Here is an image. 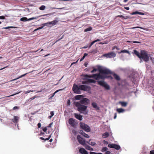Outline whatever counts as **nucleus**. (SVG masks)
Returning a JSON list of instances; mask_svg holds the SVG:
<instances>
[{
	"label": "nucleus",
	"mask_w": 154,
	"mask_h": 154,
	"mask_svg": "<svg viewBox=\"0 0 154 154\" xmlns=\"http://www.w3.org/2000/svg\"><path fill=\"white\" fill-rule=\"evenodd\" d=\"M87 82L88 83H95L96 82V81L93 79H87Z\"/></svg>",
	"instance_id": "412c9836"
},
{
	"label": "nucleus",
	"mask_w": 154,
	"mask_h": 154,
	"mask_svg": "<svg viewBox=\"0 0 154 154\" xmlns=\"http://www.w3.org/2000/svg\"><path fill=\"white\" fill-rule=\"evenodd\" d=\"M45 8V5H42L39 7V9L41 10H44Z\"/></svg>",
	"instance_id": "2f4dec72"
},
{
	"label": "nucleus",
	"mask_w": 154,
	"mask_h": 154,
	"mask_svg": "<svg viewBox=\"0 0 154 154\" xmlns=\"http://www.w3.org/2000/svg\"><path fill=\"white\" fill-rule=\"evenodd\" d=\"M93 78L97 80L98 79V74H93Z\"/></svg>",
	"instance_id": "bb28decb"
},
{
	"label": "nucleus",
	"mask_w": 154,
	"mask_h": 154,
	"mask_svg": "<svg viewBox=\"0 0 154 154\" xmlns=\"http://www.w3.org/2000/svg\"><path fill=\"white\" fill-rule=\"evenodd\" d=\"M150 154H154V150L150 151Z\"/></svg>",
	"instance_id": "603ef678"
},
{
	"label": "nucleus",
	"mask_w": 154,
	"mask_h": 154,
	"mask_svg": "<svg viewBox=\"0 0 154 154\" xmlns=\"http://www.w3.org/2000/svg\"><path fill=\"white\" fill-rule=\"evenodd\" d=\"M55 93H54L52 95H51V97H50V98H52L53 97H54V96L55 94Z\"/></svg>",
	"instance_id": "bf43d9fd"
},
{
	"label": "nucleus",
	"mask_w": 154,
	"mask_h": 154,
	"mask_svg": "<svg viewBox=\"0 0 154 154\" xmlns=\"http://www.w3.org/2000/svg\"><path fill=\"white\" fill-rule=\"evenodd\" d=\"M19 109V107L18 106H14L13 107V110H15L16 109Z\"/></svg>",
	"instance_id": "49530a36"
},
{
	"label": "nucleus",
	"mask_w": 154,
	"mask_h": 154,
	"mask_svg": "<svg viewBox=\"0 0 154 154\" xmlns=\"http://www.w3.org/2000/svg\"><path fill=\"white\" fill-rule=\"evenodd\" d=\"M87 65H88V63H85L84 64V65H85V66L86 67L87 66Z\"/></svg>",
	"instance_id": "774afa93"
},
{
	"label": "nucleus",
	"mask_w": 154,
	"mask_h": 154,
	"mask_svg": "<svg viewBox=\"0 0 154 154\" xmlns=\"http://www.w3.org/2000/svg\"><path fill=\"white\" fill-rule=\"evenodd\" d=\"M85 77H88V78H93V75H85Z\"/></svg>",
	"instance_id": "4c0bfd02"
},
{
	"label": "nucleus",
	"mask_w": 154,
	"mask_h": 154,
	"mask_svg": "<svg viewBox=\"0 0 154 154\" xmlns=\"http://www.w3.org/2000/svg\"><path fill=\"white\" fill-rule=\"evenodd\" d=\"M88 55V54L86 53H85L84 54V55H83V56L85 57L87 56V55Z\"/></svg>",
	"instance_id": "69168bd1"
},
{
	"label": "nucleus",
	"mask_w": 154,
	"mask_h": 154,
	"mask_svg": "<svg viewBox=\"0 0 154 154\" xmlns=\"http://www.w3.org/2000/svg\"><path fill=\"white\" fill-rule=\"evenodd\" d=\"M20 117L18 116H14L13 119H11L12 122L15 124H17L19 121Z\"/></svg>",
	"instance_id": "9b49d317"
},
{
	"label": "nucleus",
	"mask_w": 154,
	"mask_h": 154,
	"mask_svg": "<svg viewBox=\"0 0 154 154\" xmlns=\"http://www.w3.org/2000/svg\"><path fill=\"white\" fill-rule=\"evenodd\" d=\"M116 55V53L112 52L104 54L103 56L106 58H112L115 57Z\"/></svg>",
	"instance_id": "0eeeda50"
},
{
	"label": "nucleus",
	"mask_w": 154,
	"mask_h": 154,
	"mask_svg": "<svg viewBox=\"0 0 154 154\" xmlns=\"http://www.w3.org/2000/svg\"><path fill=\"white\" fill-rule=\"evenodd\" d=\"M94 43H94V41H93L90 44V45H89V48H90V47H91V46L93 45Z\"/></svg>",
	"instance_id": "37998d69"
},
{
	"label": "nucleus",
	"mask_w": 154,
	"mask_h": 154,
	"mask_svg": "<svg viewBox=\"0 0 154 154\" xmlns=\"http://www.w3.org/2000/svg\"><path fill=\"white\" fill-rule=\"evenodd\" d=\"M75 122V120L72 118H70L69 120V123L70 125H74Z\"/></svg>",
	"instance_id": "a211bd4d"
},
{
	"label": "nucleus",
	"mask_w": 154,
	"mask_h": 154,
	"mask_svg": "<svg viewBox=\"0 0 154 154\" xmlns=\"http://www.w3.org/2000/svg\"><path fill=\"white\" fill-rule=\"evenodd\" d=\"M79 152L82 154H88L87 151L83 148H80Z\"/></svg>",
	"instance_id": "dca6fc26"
},
{
	"label": "nucleus",
	"mask_w": 154,
	"mask_h": 154,
	"mask_svg": "<svg viewBox=\"0 0 154 154\" xmlns=\"http://www.w3.org/2000/svg\"><path fill=\"white\" fill-rule=\"evenodd\" d=\"M62 89H60V90H57L54 93L56 94V93L58 92V91H60V90H62Z\"/></svg>",
	"instance_id": "052dcab7"
},
{
	"label": "nucleus",
	"mask_w": 154,
	"mask_h": 154,
	"mask_svg": "<svg viewBox=\"0 0 154 154\" xmlns=\"http://www.w3.org/2000/svg\"><path fill=\"white\" fill-rule=\"evenodd\" d=\"M51 137V135H50V136H49V137L47 138H46V139H45V140H48Z\"/></svg>",
	"instance_id": "864d4df0"
},
{
	"label": "nucleus",
	"mask_w": 154,
	"mask_h": 154,
	"mask_svg": "<svg viewBox=\"0 0 154 154\" xmlns=\"http://www.w3.org/2000/svg\"><path fill=\"white\" fill-rule=\"evenodd\" d=\"M43 27H44V26H41V27H38V28L37 29H38V30H39V29H42V28H43Z\"/></svg>",
	"instance_id": "4d7b16f0"
},
{
	"label": "nucleus",
	"mask_w": 154,
	"mask_h": 154,
	"mask_svg": "<svg viewBox=\"0 0 154 154\" xmlns=\"http://www.w3.org/2000/svg\"><path fill=\"white\" fill-rule=\"evenodd\" d=\"M27 18L26 17H23L20 19V20L21 21H27Z\"/></svg>",
	"instance_id": "7c9ffc66"
},
{
	"label": "nucleus",
	"mask_w": 154,
	"mask_h": 154,
	"mask_svg": "<svg viewBox=\"0 0 154 154\" xmlns=\"http://www.w3.org/2000/svg\"><path fill=\"white\" fill-rule=\"evenodd\" d=\"M70 100H68L67 101V105H70Z\"/></svg>",
	"instance_id": "09e8293b"
},
{
	"label": "nucleus",
	"mask_w": 154,
	"mask_h": 154,
	"mask_svg": "<svg viewBox=\"0 0 154 154\" xmlns=\"http://www.w3.org/2000/svg\"><path fill=\"white\" fill-rule=\"evenodd\" d=\"M87 143L90 145H91L92 146H94L96 144V143H95L94 142H90V141H89V142H87Z\"/></svg>",
	"instance_id": "c85d7f7f"
},
{
	"label": "nucleus",
	"mask_w": 154,
	"mask_h": 154,
	"mask_svg": "<svg viewBox=\"0 0 154 154\" xmlns=\"http://www.w3.org/2000/svg\"><path fill=\"white\" fill-rule=\"evenodd\" d=\"M79 102L80 103V104H81L87 106L89 103L90 100L88 98H83Z\"/></svg>",
	"instance_id": "423d86ee"
},
{
	"label": "nucleus",
	"mask_w": 154,
	"mask_h": 154,
	"mask_svg": "<svg viewBox=\"0 0 154 154\" xmlns=\"http://www.w3.org/2000/svg\"><path fill=\"white\" fill-rule=\"evenodd\" d=\"M88 83L87 82V81H82V84H86V83Z\"/></svg>",
	"instance_id": "6e6d98bb"
},
{
	"label": "nucleus",
	"mask_w": 154,
	"mask_h": 154,
	"mask_svg": "<svg viewBox=\"0 0 154 154\" xmlns=\"http://www.w3.org/2000/svg\"><path fill=\"white\" fill-rule=\"evenodd\" d=\"M63 35L62 36V37L61 38H60L58 39V40H57L56 42H55V43L56 42H57L58 41H59L60 40H61V39H62L63 37Z\"/></svg>",
	"instance_id": "3c124183"
},
{
	"label": "nucleus",
	"mask_w": 154,
	"mask_h": 154,
	"mask_svg": "<svg viewBox=\"0 0 154 154\" xmlns=\"http://www.w3.org/2000/svg\"><path fill=\"white\" fill-rule=\"evenodd\" d=\"M117 116H116V113H115V116H114V119H115L116 117Z\"/></svg>",
	"instance_id": "338daca9"
},
{
	"label": "nucleus",
	"mask_w": 154,
	"mask_h": 154,
	"mask_svg": "<svg viewBox=\"0 0 154 154\" xmlns=\"http://www.w3.org/2000/svg\"><path fill=\"white\" fill-rule=\"evenodd\" d=\"M109 133L108 132H106L104 133H103L102 134V137L103 138H105L106 137H109Z\"/></svg>",
	"instance_id": "aec40b11"
},
{
	"label": "nucleus",
	"mask_w": 154,
	"mask_h": 154,
	"mask_svg": "<svg viewBox=\"0 0 154 154\" xmlns=\"http://www.w3.org/2000/svg\"><path fill=\"white\" fill-rule=\"evenodd\" d=\"M72 90L76 94H80L81 93L79 85L78 86L77 85L74 84L72 87Z\"/></svg>",
	"instance_id": "39448f33"
},
{
	"label": "nucleus",
	"mask_w": 154,
	"mask_h": 154,
	"mask_svg": "<svg viewBox=\"0 0 154 154\" xmlns=\"http://www.w3.org/2000/svg\"><path fill=\"white\" fill-rule=\"evenodd\" d=\"M80 126L81 128L87 132L90 131L91 129L89 126Z\"/></svg>",
	"instance_id": "f8f14e48"
},
{
	"label": "nucleus",
	"mask_w": 154,
	"mask_h": 154,
	"mask_svg": "<svg viewBox=\"0 0 154 154\" xmlns=\"http://www.w3.org/2000/svg\"><path fill=\"white\" fill-rule=\"evenodd\" d=\"M97 69H94L92 71H91V73H93L94 72L96 71Z\"/></svg>",
	"instance_id": "de8ad7c7"
},
{
	"label": "nucleus",
	"mask_w": 154,
	"mask_h": 154,
	"mask_svg": "<svg viewBox=\"0 0 154 154\" xmlns=\"http://www.w3.org/2000/svg\"><path fill=\"white\" fill-rule=\"evenodd\" d=\"M85 57L83 56L82 57V58H81V59H80V61H82L84 59V58H85Z\"/></svg>",
	"instance_id": "5fc2aeb1"
},
{
	"label": "nucleus",
	"mask_w": 154,
	"mask_h": 154,
	"mask_svg": "<svg viewBox=\"0 0 154 154\" xmlns=\"http://www.w3.org/2000/svg\"><path fill=\"white\" fill-rule=\"evenodd\" d=\"M50 114L51 116H49V117L51 118L54 115V112L53 111H51L50 112Z\"/></svg>",
	"instance_id": "79ce46f5"
},
{
	"label": "nucleus",
	"mask_w": 154,
	"mask_h": 154,
	"mask_svg": "<svg viewBox=\"0 0 154 154\" xmlns=\"http://www.w3.org/2000/svg\"><path fill=\"white\" fill-rule=\"evenodd\" d=\"M139 14L141 15H144V14L143 13L136 11H135V14Z\"/></svg>",
	"instance_id": "72a5a7b5"
},
{
	"label": "nucleus",
	"mask_w": 154,
	"mask_h": 154,
	"mask_svg": "<svg viewBox=\"0 0 154 154\" xmlns=\"http://www.w3.org/2000/svg\"><path fill=\"white\" fill-rule=\"evenodd\" d=\"M74 116L78 120L81 121L82 120V116L77 113H74Z\"/></svg>",
	"instance_id": "4468645a"
},
{
	"label": "nucleus",
	"mask_w": 154,
	"mask_h": 154,
	"mask_svg": "<svg viewBox=\"0 0 154 154\" xmlns=\"http://www.w3.org/2000/svg\"><path fill=\"white\" fill-rule=\"evenodd\" d=\"M113 76L115 79L119 81L120 80V78L115 73H114L113 74Z\"/></svg>",
	"instance_id": "5701e85b"
},
{
	"label": "nucleus",
	"mask_w": 154,
	"mask_h": 154,
	"mask_svg": "<svg viewBox=\"0 0 154 154\" xmlns=\"http://www.w3.org/2000/svg\"><path fill=\"white\" fill-rule=\"evenodd\" d=\"M91 105L94 108L96 109H99V108L97 106V104L95 102L92 103H91Z\"/></svg>",
	"instance_id": "f3484780"
},
{
	"label": "nucleus",
	"mask_w": 154,
	"mask_h": 154,
	"mask_svg": "<svg viewBox=\"0 0 154 154\" xmlns=\"http://www.w3.org/2000/svg\"><path fill=\"white\" fill-rule=\"evenodd\" d=\"M119 103L122 106L126 107L128 104V103L127 102L119 101Z\"/></svg>",
	"instance_id": "6ab92c4d"
},
{
	"label": "nucleus",
	"mask_w": 154,
	"mask_h": 154,
	"mask_svg": "<svg viewBox=\"0 0 154 154\" xmlns=\"http://www.w3.org/2000/svg\"><path fill=\"white\" fill-rule=\"evenodd\" d=\"M110 152L109 151H106L105 154H110Z\"/></svg>",
	"instance_id": "8fccbe9b"
},
{
	"label": "nucleus",
	"mask_w": 154,
	"mask_h": 154,
	"mask_svg": "<svg viewBox=\"0 0 154 154\" xmlns=\"http://www.w3.org/2000/svg\"><path fill=\"white\" fill-rule=\"evenodd\" d=\"M80 103L79 102H76L75 103V106L77 107V110L81 113H82L85 115L87 114L88 112L87 109L88 106Z\"/></svg>",
	"instance_id": "f257e3e1"
},
{
	"label": "nucleus",
	"mask_w": 154,
	"mask_h": 154,
	"mask_svg": "<svg viewBox=\"0 0 154 154\" xmlns=\"http://www.w3.org/2000/svg\"><path fill=\"white\" fill-rule=\"evenodd\" d=\"M90 154H96V152H90Z\"/></svg>",
	"instance_id": "0e129e2a"
},
{
	"label": "nucleus",
	"mask_w": 154,
	"mask_h": 154,
	"mask_svg": "<svg viewBox=\"0 0 154 154\" xmlns=\"http://www.w3.org/2000/svg\"><path fill=\"white\" fill-rule=\"evenodd\" d=\"M5 17L4 16H0V19H5Z\"/></svg>",
	"instance_id": "a18cd8bd"
},
{
	"label": "nucleus",
	"mask_w": 154,
	"mask_h": 154,
	"mask_svg": "<svg viewBox=\"0 0 154 154\" xmlns=\"http://www.w3.org/2000/svg\"><path fill=\"white\" fill-rule=\"evenodd\" d=\"M107 149V148L106 147H103L102 148L101 151L102 152H104L106 151Z\"/></svg>",
	"instance_id": "c9c22d12"
},
{
	"label": "nucleus",
	"mask_w": 154,
	"mask_h": 154,
	"mask_svg": "<svg viewBox=\"0 0 154 154\" xmlns=\"http://www.w3.org/2000/svg\"><path fill=\"white\" fill-rule=\"evenodd\" d=\"M100 73L104 74H112V72L111 71L108 69H98Z\"/></svg>",
	"instance_id": "7ed1b4c3"
},
{
	"label": "nucleus",
	"mask_w": 154,
	"mask_h": 154,
	"mask_svg": "<svg viewBox=\"0 0 154 154\" xmlns=\"http://www.w3.org/2000/svg\"><path fill=\"white\" fill-rule=\"evenodd\" d=\"M100 41V40L99 39H97L95 41H94V43L96 42H99V41Z\"/></svg>",
	"instance_id": "13d9d810"
},
{
	"label": "nucleus",
	"mask_w": 154,
	"mask_h": 154,
	"mask_svg": "<svg viewBox=\"0 0 154 154\" xmlns=\"http://www.w3.org/2000/svg\"><path fill=\"white\" fill-rule=\"evenodd\" d=\"M135 55L137 56L140 59H142L145 62L149 60V57L147 53L145 51H141L140 54L135 50Z\"/></svg>",
	"instance_id": "f03ea898"
},
{
	"label": "nucleus",
	"mask_w": 154,
	"mask_h": 154,
	"mask_svg": "<svg viewBox=\"0 0 154 154\" xmlns=\"http://www.w3.org/2000/svg\"><path fill=\"white\" fill-rule=\"evenodd\" d=\"M85 148L86 149L89 150H93V149L89 145H86L85 146Z\"/></svg>",
	"instance_id": "393cba45"
},
{
	"label": "nucleus",
	"mask_w": 154,
	"mask_h": 154,
	"mask_svg": "<svg viewBox=\"0 0 154 154\" xmlns=\"http://www.w3.org/2000/svg\"><path fill=\"white\" fill-rule=\"evenodd\" d=\"M117 112L119 113L123 112L125 111V110L122 108L117 109L116 110Z\"/></svg>",
	"instance_id": "b1692460"
},
{
	"label": "nucleus",
	"mask_w": 154,
	"mask_h": 154,
	"mask_svg": "<svg viewBox=\"0 0 154 154\" xmlns=\"http://www.w3.org/2000/svg\"><path fill=\"white\" fill-rule=\"evenodd\" d=\"M42 130L45 132H46L47 130V128L46 127H45L42 129Z\"/></svg>",
	"instance_id": "c03bdc74"
},
{
	"label": "nucleus",
	"mask_w": 154,
	"mask_h": 154,
	"mask_svg": "<svg viewBox=\"0 0 154 154\" xmlns=\"http://www.w3.org/2000/svg\"><path fill=\"white\" fill-rule=\"evenodd\" d=\"M16 27L14 26H8L6 27H4L3 28L5 29H8L9 28H15Z\"/></svg>",
	"instance_id": "e433bc0d"
},
{
	"label": "nucleus",
	"mask_w": 154,
	"mask_h": 154,
	"mask_svg": "<svg viewBox=\"0 0 154 154\" xmlns=\"http://www.w3.org/2000/svg\"><path fill=\"white\" fill-rule=\"evenodd\" d=\"M92 30V28L91 27H89L88 28L84 30V31L85 32H86L89 31H90Z\"/></svg>",
	"instance_id": "c756f323"
},
{
	"label": "nucleus",
	"mask_w": 154,
	"mask_h": 154,
	"mask_svg": "<svg viewBox=\"0 0 154 154\" xmlns=\"http://www.w3.org/2000/svg\"><path fill=\"white\" fill-rule=\"evenodd\" d=\"M80 90L84 91H89L91 90V87L89 86L85 85H79Z\"/></svg>",
	"instance_id": "6e6552de"
},
{
	"label": "nucleus",
	"mask_w": 154,
	"mask_h": 154,
	"mask_svg": "<svg viewBox=\"0 0 154 154\" xmlns=\"http://www.w3.org/2000/svg\"><path fill=\"white\" fill-rule=\"evenodd\" d=\"M97 49H94L90 50L89 52V53L95 54L97 53Z\"/></svg>",
	"instance_id": "cd10ccee"
},
{
	"label": "nucleus",
	"mask_w": 154,
	"mask_h": 154,
	"mask_svg": "<svg viewBox=\"0 0 154 154\" xmlns=\"http://www.w3.org/2000/svg\"><path fill=\"white\" fill-rule=\"evenodd\" d=\"M77 138L79 143L80 144L83 145L85 144V141L83 138H82L80 136L78 135L77 136Z\"/></svg>",
	"instance_id": "9d476101"
},
{
	"label": "nucleus",
	"mask_w": 154,
	"mask_h": 154,
	"mask_svg": "<svg viewBox=\"0 0 154 154\" xmlns=\"http://www.w3.org/2000/svg\"><path fill=\"white\" fill-rule=\"evenodd\" d=\"M121 53H129V51L127 50H123L121 51Z\"/></svg>",
	"instance_id": "58836bf2"
},
{
	"label": "nucleus",
	"mask_w": 154,
	"mask_h": 154,
	"mask_svg": "<svg viewBox=\"0 0 154 154\" xmlns=\"http://www.w3.org/2000/svg\"><path fill=\"white\" fill-rule=\"evenodd\" d=\"M125 9L127 10H128L129 9V8L128 7H125L124 8Z\"/></svg>",
	"instance_id": "680f3d73"
},
{
	"label": "nucleus",
	"mask_w": 154,
	"mask_h": 154,
	"mask_svg": "<svg viewBox=\"0 0 154 154\" xmlns=\"http://www.w3.org/2000/svg\"><path fill=\"white\" fill-rule=\"evenodd\" d=\"M110 78L111 79H112V78L111 76L110 75L109 76H107L106 75H102L100 74V73L98 74V79H104L106 78Z\"/></svg>",
	"instance_id": "ddd939ff"
},
{
	"label": "nucleus",
	"mask_w": 154,
	"mask_h": 154,
	"mask_svg": "<svg viewBox=\"0 0 154 154\" xmlns=\"http://www.w3.org/2000/svg\"><path fill=\"white\" fill-rule=\"evenodd\" d=\"M58 22V21L54 20L51 22H49V23H44V24H43V25H47V24H52L53 25H56Z\"/></svg>",
	"instance_id": "2eb2a0df"
},
{
	"label": "nucleus",
	"mask_w": 154,
	"mask_h": 154,
	"mask_svg": "<svg viewBox=\"0 0 154 154\" xmlns=\"http://www.w3.org/2000/svg\"><path fill=\"white\" fill-rule=\"evenodd\" d=\"M82 97V95H77L75 96V98L76 100H79Z\"/></svg>",
	"instance_id": "a878e982"
},
{
	"label": "nucleus",
	"mask_w": 154,
	"mask_h": 154,
	"mask_svg": "<svg viewBox=\"0 0 154 154\" xmlns=\"http://www.w3.org/2000/svg\"><path fill=\"white\" fill-rule=\"evenodd\" d=\"M37 18L36 17H32L28 19H27V21L28 20H31L34 19H35Z\"/></svg>",
	"instance_id": "ea45409f"
},
{
	"label": "nucleus",
	"mask_w": 154,
	"mask_h": 154,
	"mask_svg": "<svg viewBox=\"0 0 154 154\" xmlns=\"http://www.w3.org/2000/svg\"><path fill=\"white\" fill-rule=\"evenodd\" d=\"M27 74V73H26L24 74H23V75H21L20 76H19L17 78H16V79H12V80H11L10 81V82H12V81H15V80H16L17 79H18L20 78H22L23 77H24V76H25Z\"/></svg>",
	"instance_id": "4be33fe9"
},
{
	"label": "nucleus",
	"mask_w": 154,
	"mask_h": 154,
	"mask_svg": "<svg viewBox=\"0 0 154 154\" xmlns=\"http://www.w3.org/2000/svg\"><path fill=\"white\" fill-rule=\"evenodd\" d=\"M79 133L81 134H82V133H84V132H83V131L82 130H80Z\"/></svg>",
	"instance_id": "e2e57ef3"
},
{
	"label": "nucleus",
	"mask_w": 154,
	"mask_h": 154,
	"mask_svg": "<svg viewBox=\"0 0 154 154\" xmlns=\"http://www.w3.org/2000/svg\"><path fill=\"white\" fill-rule=\"evenodd\" d=\"M108 147L111 148H113L116 150H119L120 148V146L115 144H109L108 145Z\"/></svg>",
	"instance_id": "1a4fd4ad"
},
{
	"label": "nucleus",
	"mask_w": 154,
	"mask_h": 154,
	"mask_svg": "<svg viewBox=\"0 0 154 154\" xmlns=\"http://www.w3.org/2000/svg\"><path fill=\"white\" fill-rule=\"evenodd\" d=\"M82 135L83 136L86 138L89 137V136H88V134L85 133H82Z\"/></svg>",
	"instance_id": "473e14b6"
},
{
	"label": "nucleus",
	"mask_w": 154,
	"mask_h": 154,
	"mask_svg": "<svg viewBox=\"0 0 154 154\" xmlns=\"http://www.w3.org/2000/svg\"><path fill=\"white\" fill-rule=\"evenodd\" d=\"M35 97H36L35 96H34L33 97H32L30 99H29V100H28V101L30 102L32 100L34 99H35Z\"/></svg>",
	"instance_id": "a19ab883"
},
{
	"label": "nucleus",
	"mask_w": 154,
	"mask_h": 154,
	"mask_svg": "<svg viewBox=\"0 0 154 154\" xmlns=\"http://www.w3.org/2000/svg\"><path fill=\"white\" fill-rule=\"evenodd\" d=\"M117 17H120L121 18H123L125 19H127V18L128 17L127 16H126V17L122 15H118L117 16Z\"/></svg>",
	"instance_id": "f704fd0d"
},
{
	"label": "nucleus",
	"mask_w": 154,
	"mask_h": 154,
	"mask_svg": "<svg viewBox=\"0 0 154 154\" xmlns=\"http://www.w3.org/2000/svg\"><path fill=\"white\" fill-rule=\"evenodd\" d=\"M98 82L99 85L103 87L106 89L109 90L110 89L109 85L104 81H99Z\"/></svg>",
	"instance_id": "20e7f679"
}]
</instances>
